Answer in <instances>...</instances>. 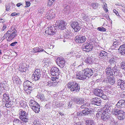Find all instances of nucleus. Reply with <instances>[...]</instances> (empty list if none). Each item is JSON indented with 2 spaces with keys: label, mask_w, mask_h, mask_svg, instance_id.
Wrapping results in <instances>:
<instances>
[{
  "label": "nucleus",
  "mask_w": 125,
  "mask_h": 125,
  "mask_svg": "<svg viewBox=\"0 0 125 125\" xmlns=\"http://www.w3.org/2000/svg\"><path fill=\"white\" fill-rule=\"evenodd\" d=\"M59 70L57 68L53 67L51 68L50 72L51 74L54 76H58L59 75Z\"/></svg>",
  "instance_id": "13"
},
{
  "label": "nucleus",
  "mask_w": 125,
  "mask_h": 125,
  "mask_svg": "<svg viewBox=\"0 0 125 125\" xmlns=\"http://www.w3.org/2000/svg\"><path fill=\"white\" fill-rule=\"evenodd\" d=\"M109 125H118L117 122H115V121L113 122H110Z\"/></svg>",
  "instance_id": "55"
},
{
  "label": "nucleus",
  "mask_w": 125,
  "mask_h": 125,
  "mask_svg": "<svg viewBox=\"0 0 125 125\" xmlns=\"http://www.w3.org/2000/svg\"><path fill=\"white\" fill-rule=\"evenodd\" d=\"M103 87H99L94 90V93L96 95L99 97L104 100H106L107 98V96L104 94L103 91Z\"/></svg>",
  "instance_id": "4"
},
{
  "label": "nucleus",
  "mask_w": 125,
  "mask_h": 125,
  "mask_svg": "<svg viewBox=\"0 0 125 125\" xmlns=\"http://www.w3.org/2000/svg\"><path fill=\"white\" fill-rule=\"evenodd\" d=\"M55 31V29L54 27H51L46 28L45 32L47 34L53 35L56 32Z\"/></svg>",
  "instance_id": "15"
},
{
  "label": "nucleus",
  "mask_w": 125,
  "mask_h": 125,
  "mask_svg": "<svg viewBox=\"0 0 125 125\" xmlns=\"http://www.w3.org/2000/svg\"><path fill=\"white\" fill-rule=\"evenodd\" d=\"M113 11L114 12L117 16H118L119 15V14L118 12L116 10L114 9L113 10Z\"/></svg>",
  "instance_id": "61"
},
{
  "label": "nucleus",
  "mask_w": 125,
  "mask_h": 125,
  "mask_svg": "<svg viewBox=\"0 0 125 125\" xmlns=\"http://www.w3.org/2000/svg\"><path fill=\"white\" fill-rule=\"evenodd\" d=\"M31 108L36 113L40 111V106L38 103L32 100H31L29 103Z\"/></svg>",
  "instance_id": "6"
},
{
  "label": "nucleus",
  "mask_w": 125,
  "mask_h": 125,
  "mask_svg": "<svg viewBox=\"0 0 125 125\" xmlns=\"http://www.w3.org/2000/svg\"><path fill=\"white\" fill-rule=\"evenodd\" d=\"M97 30L100 31H105L106 30V29L105 28L103 27H98L97 28Z\"/></svg>",
  "instance_id": "46"
},
{
  "label": "nucleus",
  "mask_w": 125,
  "mask_h": 125,
  "mask_svg": "<svg viewBox=\"0 0 125 125\" xmlns=\"http://www.w3.org/2000/svg\"><path fill=\"white\" fill-rule=\"evenodd\" d=\"M84 61L88 65L92 64L93 62V61L92 60V58L90 57H88L86 58L84 60Z\"/></svg>",
  "instance_id": "30"
},
{
  "label": "nucleus",
  "mask_w": 125,
  "mask_h": 125,
  "mask_svg": "<svg viewBox=\"0 0 125 125\" xmlns=\"http://www.w3.org/2000/svg\"><path fill=\"white\" fill-rule=\"evenodd\" d=\"M110 122H113L115 121L114 119L113 118L111 117L110 118Z\"/></svg>",
  "instance_id": "63"
},
{
  "label": "nucleus",
  "mask_w": 125,
  "mask_h": 125,
  "mask_svg": "<svg viewBox=\"0 0 125 125\" xmlns=\"http://www.w3.org/2000/svg\"><path fill=\"white\" fill-rule=\"evenodd\" d=\"M51 82H52V86H55L58 83L56 81H51Z\"/></svg>",
  "instance_id": "49"
},
{
  "label": "nucleus",
  "mask_w": 125,
  "mask_h": 125,
  "mask_svg": "<svg viewBox=\"0 0 125 125\" xmlns=\"http://www.w3.org/2000/svg\"><path fill=\"white\" fill-rule=\"evenodd\" d=\"M45 61H44L42 63L43 65L45 66V67H47L49 66L50 63H49L48 62H45Z\"/></svg>",
  "instance_id": "48"
},
{
  "label": "nucleus",
  "mask_w": 125,
  "mask_h": 125,
  "mask_svg": "<svg viewBox=\"0 0 125 125\" xmlns=\"http://www.w3.org/2000/svg\"><path fill=\"white\" fill-rule=\"evenodd\" d=\"M19 14L20 13H17L15 12H14L12 13L11 15L12 16H14L15 15H19Z\"/></svg>",
  "instance_id": "54"
},
{
  "label": "nucleus",
  "mask_w": 125,
  "mask_h": 125,
  "mask_svg": "<svg viewBox=\"0 0 125 125\" xmlns=\"http://www.w3.org/2000/svg\"><path fill=\"white\" fill-rule=\"evenodd\" d=\"M58 77H57L54 76V77H51V81H56V80L57 79Z\"/></svg>",
  "instance_id": "51"
},
{
  "label": "nucleus",
  "mask_w": 125,
  "mask_h": 125,
  "mask_svg": "<svg viewBox=\"0 0 125 125\" xmlns=\"http://www.w3.org/2000/svg\"><path fill=\"white\" fill-rule=\"evenodd\" d=\"M119 44L118 43V42H115L113 44V46H115V47H117V46H118Z\"/></svg>",
  "instance_id": "50"
},
{
  "label": "nucleus",
  "mask_w": 125,
  "mask_h": 125,
  "mask_svg": "<svg viewBox=\"0 0 125 125\" xmlns=\"http://www.w3.org/2000/svg\"><path fill=\"white\" fill-rule=\"evenodd\" d=\"M37 97L41 100H43L44 99V96L43 94H40L37 96Z\"/></svg>",
  "instance_id": "43"
},
{
  "label": "nucleus",
  "mask_w": 125,
  "mask_h": 125,
  "mask_svg": "<svg viewBox=\"0 0 125 125\" xmlns=\"http://www.w3.org/2000/svg\"><path fill=\"white\" fill-rule=\"evenodd\" d=\"M114 76L107 77L108 81L109 83L112 85H113L115 83V79Z\"/></svg>",
  "instance_id": "27"
},
{
  "label": "nucleus",
  "mask_w": 125,
  "mask_h": 125,
  "mask_svg": "<svg viewBox=\"0 0 125 125\" xmlns=\"http://www.w3.org/2000/svg\"><path fill=\"white\" fill-rule=\"evenodd\" d=\"M46 17L48 19H51L53 18V17H54V14L53 13V14H52V13H50V12H48L47 13L46 15Z\"/></svg>",
  "instance_id": "34"
},
{
  "label": "nucleus",
  "mask_w": 125,
  "mask_h": 125,
  "mask_svg": "<svg viewBox=\"0 0 125 125\" xmlns=\"http://www.w3.org/2000/svg\"><path fill=\"white\" fill-rule=\"evenodd\" d=\"M101 101L100 99L97 97L93 98L92 99V104L97 105L99 106L101 104Z\"/></svg>",
  "instance_id": "18"
},
{
  "label": "nucleus",
  "mask_w": 125,
  "mask_h": 125,
  "mask_svg": "<svg viewBox=\"0 0 125 125\" xmlns=\"http://www.w3.org/2000/svg\"><path fill=\"white\" fill-rule=\"evenodd\" d=\"M71 27L75 31H79L80 29L78 23L77 21H73L71 22Z\"/></svg>",
  "instance_id": "14"
},
{
  "label": "nucleus",
  "mask_w": 125,
  "mask_h": 125,
  "mask_svg": "<svg viewBox=\"0 0 125 125\" xmlns=\"http://www.w3.org/2000/svg\"><path fill=\"white\" fill-rule=\"evenodd\" d=\"M34 73L32 75L33 78V80L37 81L39 80L41 76L42 72L39 69H36L34 72Z\"/></svg>",
  "instance_id": "8"
},
{
  "label": "nucleus",
  "mask_w": 125,
  "mask_h": 125,
  "mask_svg": "<svg viewBox=\"0 0 125 125\" xmlns=\"http://www.w3.org/2000/svg\"><path fill=\"white\" fill-rule=\"evenodd\" d=\"M103 8L105 12H106L108 11L107 4L106 3L104 2L103 3Z\"/></svg>",
  "instance_id": "41"
},
{
  "label": "nucleus",
  "mask_w": 125,
  "mask_h": 125,
  "mask_svg": "<svg viewBox=\"0 0 125 125\" xmlns=\"http://www.w3.org/2000/svg\"><path fill=\"white\" fill-rule=\"evenodd\" d=\"M3 101L4 102L6 101L8 102L9 101V95L8 94L5 93L3 94Z\"/></svg>",
  "instance_id": "29"
},
{
  "label": "nucleus",
  "mask_w": 125,
  "mask_h": 125,
  "mask_svg": "<svg viewBox=\"0 0 125 125\" xmlns=\"http://www.w3.org/2000/svg\"><path fill=\"white\" fill-rule=\"evenodd\" d=\"M22 5V4H21V3H18L17 4L16 6L19 7L21 5Z\"/></svg>",
  "instance_id": "64"
},
{
  "label": "nucleus",
  "mask_w": 125,
  "mask_h": 125,
  "mask_svg": "<svg viewBox=\"0 0 125 125\" xmlns=\"http://www.w3.org/2000/svg\"><path fill=\"white\" fill-rule=\"evenodd\" d=\"M118 70L117 68H112L110 66L107 67L105 69L106 75L107 77L114 76L117 75L118 73Z\"/></svg>",
  "instance_id": "3"
},
{
  "label": "nucleus",
  "mask_w": 125,
  "mask_h": 125,
  "mask_svg": "<svg viewBox=\"0 0 125 125\" xmlns=\"http://www.w3.org/2000/svg\"><path fill=\"white\" fill-rule=\"evenodd\" d=\"M67 87L72 91L78 92L80 89L79 84L74 81H71L67 83Z\"/></svg>",
  "instance_id": "1"
},
{
  "label": "nucleus",
  "mask_w": 125,
  "mask_h": 125,
  "mask_svg": "<svg viewBox=\"0 0 125 125\" xmlns=\"http://www.w3.org/2000/svg\"><path fill=\"white\" fill-rule=\"evenodd\" d=\"M56 23L58 29L61 30H63L65 28V23L63 20H57L56 21Z\"/></svg>",
  "instance_id": "11"
},
{
  "label": "nucleus",
  "mask_w": 125,
  "mask_h": 125,
  "mask_svg": "<svg viewBox=\"0 0 125 125\" xmlns=\"http://www.w3.org/2000/svg\"><path fill=\"white\" fill-rule=\"evenodd\" d=\"M104 111L103 110L101 111H97V113L96 114V116L97 117H99L100 115L102 116V115L103 114V113Z\"/></svg>",
  "instance_id": "42"
},
{
  "label": "nucleus",
  "mask_w": 125,
  "mask_h": 125,
  "mask_svg": "<svg viewBox=\"0 0 125 125\" xmlns=\"http://www.w3.org/2000/svg\"><path fill=\"white\" fill-rule=\"evenodd\" d=\"M110 115V113L106 112V111H104L102 115L101 118L103 121H106L109 118Z\"/></svg>",
  "instance_id": "16"
},
{
  "label": "nucleus",
  "mask_w": 125,
  "mask_h": 125,
  "mask_svg": "<svg viewBox=\"0 0 125 125\" xmlns=\"http://www.w3.org/2000/svg\"><path fill=\"white\" fill-rule=\"evenodd\" d=\"M57 62L58 64H59L60 65L59 66H61L62 67H63L64 65V64L65 62V60L63 58H59L57 59Z\"/></svg>",
  "instance_id": "20"
},
{
  "label": "nucleus",
  "mask_w": 125,
  "mask_h": 125,
  "mask_svg": "<svg viewBox=\"0 0 125 125\" xmlns=\"http://www.w3.org/2000/svg\"><path fill=\"white\" fill-rule=\"evenodd\" d=\"M26 68H24H24L22 67L21 68V71L22 72H25L26 71Z\"/></svg>",
  "instance_id": "60"
},
{
  "label": "nucleus",
  "mask_w": 125,
  "mask_h": 125,
  "mask_svg": "<svg viewBox=\"0 0 125 125\" xmlns=\"http://www.w3.org/2000/svg\"><path fill=\"white\" fill-rule=\"evenodd\" d=\"M7 28L6 26L4 24H3V27L2 28V29L1 30V31H3L6 29Z\"/></svg>",
  "instance_id": "57"
},
{
  "label": "nucleus",
  "mask_w": 125,
  "mask_h": 125,
  "mask_svg": "<svg viewBox=\"0 0 125 125\" xmlns=\"http://www.w3.org/2000/svg\"><path fill=\"white\" fill-rule=\"evenodd\" d=\"M115 60H113V59L111 58L109 61V62L110 63V65L109 66L111 67L112 68H114V69L117 68V67L114 63Z\"/></svg>",
  "instance_id": "25"
},
{
  "label": "nucleus",
  "mask_w": 125,
  "mask_h": 125,
  "mask_svg": "<svg viewBox=\"0 0 125 125\" xmlns=\"http://www.w3.org/2000/svg\"><path fill=\"white\" fill-rule=\"evenodd\" d=\"M117 109H113V108L112 106L111 105L108 106L106 108V109L104 110V111H106V112H109L110 113L112 112L113 114V112L115 110H116Z\"/></svg>",
  "instance_id": "26"
},
{
  "label": "nucleus",
  "mask_w": 125,
  "mask_h": 125,
  "mask_svg": "<svg viewBox=\"0 0 125 125\" xmlns=\"http://www.w3.org/2000/svg\"><path fill=\"white\" fill-rule=\"evenodd\" d=\"M117 85L120 86L122 89H125V82L123 80L119 79L117 81Z\"/></svg>",
  "instance_id": "19"
},
{
  "label": "nucleus",
  "mask_w": 125,
  "mask_h": 125,
  "mask_svg": "<svg viewBox=\"0 0 125 125\" xmlns=\"http://www.w3.org/2000/svg\"><path fill=\"white\" fill-rule=\"evenodd\" d=\"M84 74V71H83L82 72H80L76 74L75 78L81 80L86 79V77Z\"/></svg>",
  "instance_id": "12"
},
{
  "label": "nucleus",
  "mask_w": 125,
  "mask_h": 125,
  "mask_svg": "<svg viewBox=\"0 0 125 125\" xmlns=\"http://www.w3.org/2000/svg\"><path fill=\"white\" fill-rule=\"evenodd\" d=\"M14 123H18L19 122L21 123V121L19 120V119H15L14 120Z\"/></svg>",
  "instance_id": "53"
},
{
  "label": "nucleus",
  "mask_w": 125,
  "mask_h": 125,
  "mask_svg": "<svg viewBox=\"0 0 125 125\" xmlns=\"http://www.w3.org/2000/svg\"><path fill=\"white\" fill-rule=\"evenodd\" d=\"M84 110L86 115H88L89 114H91L94 111L93 109L90 108L85 109Z\"/></svg>",
  "instance_id": "31"
},
{
  "label": "nucleus",
  "mask_w": 125,
  "mask_h": 125,
  "mask_svg": "<svg viewBox=\"0 0 125 125\" xmlns=\"http://www.w3.org/2000/svg\"><path fill=\"white\" fill-rule=\"evenodd\" d=\"M86 121V125H94V122L92 120H89Z\"/></svg>",
  "instance_id": "35"
},
{
  "label": "nucleus",
  "mask_w": 125,
  "mask_h": 125,
  "mask_svg": "<svg viewBox=\"0 0 125 125\" xmlns=\"http://www.w3.org/2000/svg\"><path fill=\"white\" fill-rule=\"evenodd\" d=\"M54 0H49L48 2V5L49 6H50L52 5L53 3Z\"/></svg>",
  "instance_id": "47"
},
{
  "label": "nucleus",
  "mask_w": 125,
  "mask_h": 125,
  "mask_svg": "<svg viewBox=\"0 0 125 125\" xmlns=\"http://www.w3.org/2000/svg\"><path fill=\"white\" fill-rule=\"evenodd\" d=\"M24 88H29L30 87H32V83L28 80H27L24 82L23 84Z\"/></svg>",
  "instance_id": "23"
},
{
  "label": "nucleus",
  "mask_w": 125,
  "mask_h": 125,
  "mask_svg": "<svg viewBox=\"0 0 125 125\" xmlns=\"http://www.w3.org/2000/svg\"><path fill=\"white\" fill-rule=\"evenodd\" d=\"M84 72L86 77H90L93 74V70L90 68H86L85 69Z\"/></svg>",
  "instance_id": "17"
},
{
  "label": "nucleus",
  "mask_w": 125,
  "mask_h": 125,
  "mask_svg": "<svg viewBox=\"0 0 125 125\" xmlns=\"http://www.w3.org/2000/svg\"><path fill=\"white\" fill-rule=\"evenodd\" d=\"M86 38L82 35H77L74 38L75 42L77 43H83L86 41Z\"/></svg>",
  "instance_id": "10"
},
{
  "label": "nucleus",
  "mask_w": 125,
  "mask_h": 125,
  "mask_svg": "<svg viewBox=\"0 0 125 125\" xmlns=\"http://www.w3.org/2000/svg\"><path fill=\"white\" fill-rule=\"evenodd\" d=\"M72 101L70 102L68 104V106L70 107H73V104H72Z\"/></svg>",
  "instance_id": "62"
},
{
  "label": "nucleus",
  "mask_w": 125,
  "mask_h": 125,
  "mask_svg": "<svg viewBox=\"0 0 125 125\" xmlns=\"http://www.w3.org/2000/svg\"><path fill=\"white\" fill-rule=\"evenodd\" d=\"M113 114L116 116L119 120H123L125 118V112L119 109L115 110L113 112Z\"/></svg>",
  "instance_id": "5"
},
{
  "label": "nucleus",
  "mask_w": 125,
  "mask_h": 125,
  "mask_svg": "<svg viewBox=\"0 0 125 125\" xmlns=\"http://www.w3.org/2000/svg\"><path fill=\"white\" fill-rule=\"evenodd\" d=\"M119 52L122 55H124L125 54V43L123 44L119 47L118 49Z\"/></svg>",
  "instance_id": "21"
},
{
  "label": "nucleus",
  "mask_w": 125,
  "mask_h": 125,
  "mask_svg": "<svg viewBox=\"0 0 125 125\" xmlns=\"http://www.w3.org/2000/svg\"><path fill=\"white\" fill-rule=\"evenodd\" d=\"M85 115H86L84 110L82 111H80L79 112H77V116L78 117H81L82 116H84Z\"/></svg>",
  "instance_id": "32"
},
{
  "label": "nucleus",
  "mask_w": 125,
  "mask_h": 125,
  "mask_svg": "<svg viewBox=\"0 0 125 125\" xmlns=\"http://www.w3.org/2000/svg\"><path fill=\"white\" fill-rule=\"evenodd\" d=\"M80 18L84 20L86 19L87 17V16L84 13H81L80 15Z\"/></svg>",
  "instance_id": "45"
},
{
  "label": "nucleus",
  "mask_w": 125,
  "mask_h": 125,
  "mask_svg": "<svg viewBox=\"0 0 125 125\" xmlns=\"http://www.w3.org/2000/svg\"><path fill=\"white\" fill-rule=\"evenodd\" d=\"M21 115L19 118L23 122H27L28 121V117L26 112L25 111L22 110L21 111Z\"/></svg>",
  "instance_id": "9"
},
{
  "label": "nucleus",
  "mask_w": 125,
  "mask_h": 125,
  "mask_svg": "<svg viewBox=\"0 0 125 125\" xmlns=\"http://www.w3.org/2000/svg\"><path fill=\"white\" fill-rule=\"evenodd\" d=\"M47 86H52V82H51V81H49L47 83Z\"/></svg>",
  "instance_id": "58"
},
{
  "label": "nucleus",
  "mask_w": 125,
  "mask_h": 125,
  "mask_svg": "<svg viewBox=\"0 0 125 125\" xmlns=\"http://www.w3.org/2000/svg\"><path fill=\"white\" fill-rule=\"evenodd\" d=\"M26 6H25L26 7H29L31 3L29 1L26 2Z\"/></svg>",
  "instance_id": "56"
},
{
  "label": "nucleus",
  "mask_w": 125,
  "mask_h": 125,
  "mask_svg": "<svg viewBox=\"0 0 125 125\" xmlns=\"http://www.w3.org/2000/svg\"><path fill=\"white\" fill-rule=\"evenodd\" d=\"M98 53L99 57L102 58H104L108 55L107 53L104 51H99V52H98Z\"/></svg>",
  "instance_id": "24"
},
{
  "label": "nucleus",
  "mask_w": 125,
  "mask_h": 125,
  "mask_svg": "<svg viewBox=\"0 0 125 125\" xmlns=\"http://www.w3.org/2000/svg\"><path fill=\"white\" fill-rule=\"evenodd\" d=\"M121 68L125 70V62H121L120 65Z\"/></svg>",
  "instance_id": "44"
},
{
  "label": "nucleus",
  "mask_w": 125,
  "mask_h": 125,
  "mask_svg": "<svg viewBox=\"0 0 125 125\" xmlns=\"http://www.w3.org/2000/svg\"><path fill=\"white\" fill-rule=\"evenodd\" d=\"M32 87H30L29 88H24V90L26 93L27 94L30 93L31 91L32 90Z\"/></svg>",
  "instance_id": "36"
},
{
  "label": "nucleus",
  "mask_w": 125,
  "mask_h": 125,
  "mask_svg": "<svg viewBox=\"0 0 125 125\" xmlns=\"http://www.w3.org/2000/svg\"><path fill=\"white\" fill-rule=\"evenodd\" d=\"M98 4L97 3H92L91 4V6L92 8L94 9H98Z\"/></svg>",
  "instance_id": "38"
},
{
  "label": "nucleus",
  "mask_w": 125,
  "mask_h": 125,
  "mask_svg": "<svg viewBox=\"0 0 125 125\" xmlns=\"http://www.w3.org/2000/svg\"><path fill=\"white\" fill-rule=\"evenodd\" d=\"M74 101L77 104H82L84 103V100L83 99L74 98Z\"/></svg>",
  "instance_id": "28"
},
{
  "label": "nucleus",
  "mask_w": 125,
  "mask_h": 125,
  "mask_svg": "<svg viewBox=\"0 0 125 125\" xmlns=\"http://www.w3.org/2000/svg\"><path fill=\"white\" fill-rule=\"evenodd\" d=\"M17 42H12L11 43L10 45L11 46H15L17 43Z\"/></svg>",
  "instance_id": "52"
},
{
  "label": "nucleus",
  "mask_w": 125,
  "mask_h": 125,
  "mask_svg": "<svg viewBox=\"0 0 125 125\" xmlns=\"http://www.w3.org/2000/svg\"><path fill=\"white\" fill-rule=\"evenodd\" d=\"M64 10L65 12L67 14L70 13V9L69 6H65V7H64Z\"/></svg>",
  "instance_id": "37"
},
{
  "label": "nucleus",
  "mask_w": 125,
  "mask_h": 125,
  "mask_svg": "<svg viewBox=\"0 0 125 125\" xmlns=\"http://www.w3.org/2000/svg\"><path fill=\"white\" fill-rule=\"evenodd\" d=\"M90 104L89 103L86 102L85 103V104H84L82 105L80 107L82 108H87L88 106H90Z\"/></svg>",
  "instance_id": "39"
},
{
  "label": "nucleus",
  "mask_w": 125,
  "mask_h": 125,
  "mask_svg": "<svg viewBox=\"0 0 125 125\" xmlns=\"http://www.w3.org/2000/svg\"><path fill=\"white\" fill-rule=\"evenodd\" d=\"M5 102V105L6 107L9 108L10 107L11 104V102L10 101H9L8 102H7L6 101Z\"/></svg>",
  "instance_id": "40"
},
{
  "label": "nucleus",
  "mask_w": 125,
  "mask_h": 125,
  "mask_svg": "<svg viewBox=\"0 0 125 125\" xmlns=\"http://www.w3.org/2000/svg\"><path fill=\"white\" fill-rule=\"evenodd\" d=\"M93 45L90 43L87 42L84 43L82 46V50L84 51L89 52L93 48Z\"/></svg>",
  "instance_id": "7"
},
{
  "label": "nucleus",
  "mask_w": 125,
  "mask_h": 125,
  "mask_svg": "<svg viewBox=\"0 0 125 125\" xmlns=\"http://www.w3.org/2000/svg\"><path fill=\"white\" fill-rule=\"evenodd\" d=\"M17 31L16 30H12L11 31H7L3 36V38L4 39L7 38V41H10L15 37L17 35Z\"/></svg>",
  "instance_id": "2"
},
{
  "label": "nucleus",
  "mask_w": 125,
  "mask_h": 125,
  "mask_svg": "<svg viewBox=\"0 0 125 125\" xmlns=\"http://www.w3.org/2000/svg\"><path fill=\"white\" fill-rule=\"evenodd\" d=\"M116 105L118 107H123L125 105V100L123 99L120 100L117 103Z\"/></svg>",
  "instance_id": "22"
},
{
  "label": "nucleus",
  "mask_w": 125,
  "mask_h": 125,
  "mask_svg": "<svg viewBox=\"0 0 125 125\" xmlns=\"http://www.w3.org/2000/svg\"><path fill=\"white\" fill-rule=\"evenodd\" d=\"M10 7L9 5L6 6V10L7 11H8L10 10Z\"/></svg>",
  "instance_id": "59"
},
{
  "label": "nucleus",
  "mask_w": 125,
  "mask_h": 125,
  "mask_svg": "<svg viewBox=\"0 0 125 125\" xmlns=\"http://www.w3.org/2000/svg\"><path fill=\"white\" fill-rule=\"evenodd\" d=\"M33 52L34 53L37 52H42L44 51L45 52V51L43 49H42L41 47L39 48V47H37L33 49Z\"/></svg>",
  "instance_id": "33"
}]
</instances>
